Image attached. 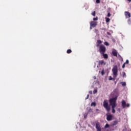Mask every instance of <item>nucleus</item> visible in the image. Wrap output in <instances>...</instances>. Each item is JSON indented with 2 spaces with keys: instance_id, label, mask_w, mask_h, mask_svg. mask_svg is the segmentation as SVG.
I'll return each instance as SVG.
<instances>
[{
  "instance_id": "f03ea898",
  "label": "nucleus",
  "mask_w": 131,
  "mask_h": 131,
  "mask_svg": "<svg viewBox=\"0 0 131 131\" xmlns=\"http://www.w3.org/2000/svg\"><path fill=\"white\" fill-rule=\"evenodd\" d=\"M103 107L106 110L107 112H110V106L108 104V101L107 100H104L103 101Z\"/></svg>"
},
{
  "instance_id": "6e6552de",
  "label": "nucleus",
  "mask_w": 131,
  "mask_h": 131,
  "mask_svg": "<svg viewBox=\"0 0 131 131\" xmlns=\"http://www.w3.org/2000/svg\"><path fill=\"white\" fill-rule=\"evenodd\" d=\"M112 54L114 57H117V51L114 49L112 51Z\"/></svg>"
},
{
  "instance_id": "5701e85b",
  "label": "nucleus",
  "mask_w": 131,
  "mask_h": 131,
  "mask_svg": "<svg viewBox=\"0 0 131 131\" xmlns=\"http://www.w3.org/2000/svg\"><path fill=\"white\" fill-rule=\"evenodd\" d=\"M96 93H98V90L96 89H95L93 91L94 94H96Z\"/></svg>"
},
{
  "instance_id": "20e7f679",
  "label": "nucleus",
  "mask_w": 131,
  "mask_h": 131,
  "mask_svg": "<svg viewBox=\"0 0 131 131\" xmlns=\"http://www.w3.org/2000/svg\"><path fill=\"white\" fill-rule=\"evenodd\" d=\"M90 29H93V28H95L97 25H98V22L95 21H92L90 22Z\"/></svg>"
},
{
  "instance_id": "a19ab883",
  "label": "nucleus",
  "mask_w": 131,
  "mask_h": 131,
  "mask_svg": "<svg viewBox=\"0 0 131 131\" xmlns=\"http://www.w3.org/2000/svg\"><path fill=\"white\" fill-rule=\"evenodd\" d=\"M96 111H99V109H96Z\"/></svg>"
},
{
  "instance_id": "7c9ffc66",
  "label": "nucleus",
  "mask_w": 131,
  "mask_h": 131,
  "mask_svg": "<svg viewBox=\"0 0 131 131\" xmlns=\"http://www.w3.org/2000/svg\"><path fill=\"white\" fill-rule=\"evenodd\" d=\"M104 74H105V73L104 72V70H102V71H101V74L102 75H104Z\"/></svg>"
},
{
  "instance_id": "412c9836",
  "label": "nucleus",
  "mask_w": 131,
  "mask_h": 131,
  "mask_svg": "<svg viewBox=\"0 0 131 131\" xmlns=\"http://www.w3.org/2000/svg\"><path fill=\"white\" fill-rule=\"evenodd\" d=\"M110 125H108V124H106L104 126V128H108V127H110Z\"/></svg>"
},
{
  "instance_id": "2f4dec72",
  "label": "nucleus",
  "mask_w": 131,
  "mask_h": 131,
  "mask_svg": "<svg viewBox=\"0 0 131 131\" xmlns=\"http://www.w3.org/2000/svg\"><path fill=\"white\" fill-rule=\"evenodd\" d=\"M129 106H130V105L129 103H127V104H126V107H127V108H128Z\"/></svg>"
},
{
  "instance_id": "473e14b6",
  "label": "nucleus",
  "mask_w": 131,
  "mask_h": 131,
  "mask_svg": "<svg viewBox=\"0 0 131 131\" xmlns=\"http://www.w3.org/2000/svg\"><path fill=\"white\" fill-rule=\"evenodd\" d=\"M111 16V14L110 13H108L107 17H110Z\"/></svg>"
},
{
  "instance_id": "f704fd0d",
  "label": "nucleus",
  "mask_w": 131,
  "mask_h": 131,
  "mask_svg": "<svg viewBox=\"0 0 131 131\" xmlns=\"http://www.w3.org/2000/svg\"><path fill=\"white\" fill-rule=\"evenodd\" d=\"M89 97H90V95H88L87 97L85 98V99L86 100V99H89Z\"/></svg>"
},
{
  "instance_id": "6ab92c4d",
  "label": "nucleus",
  "mask_w": 131,
  "mask_h": 131,
  "mask_svg": "<svg viewBox=\"0 0 131 131\" xmlns=\"http://www.w3.org/2000/svg\"><path fill=\"white\" fill-rule=\"evenodd\" d=\"M105 19L106 23H108V22H110V18L108 17H105Z\"/></svg>"
},
{
  "instance_id": "9d476101",
  "label": "nucleus",
  "mask_w": 131,
  "mask_h": 131,
  "mask_svg": "<svg viewBox=\"0 0 131 131\" xmlns=\"http://www.w3.org/2000/svg\"><path fill=\"white\" fill-rule=\"evenodd\" d=\"M122 108H124L125 107H126V102L124 100H123L122 101Z\"/></svg>"
},
{
  "instance_id": "72a5a7b5",
  "label": "nucleus",
  "mask_w": 131,
  "mask_h": 131,
  "mask_svg": "<svg viewBox=\"0 0 131 131\" xmlns=\"http://www.w3.org/2000/svg\"><path fill=\"white\" fill-rule=\"evenodd\" d=\"M124 67H125V64H123V65H122V68H124Z\"/></svg>"
},
{
  "instance_id": "dca6fc26",
  "label": "nucleus",
  "mask_w": 131,
  "mask_h": 131,
  "mask_svg": "<svg viewBox=\"0 0 131 131\" xmlns=\"http://www.w3.org/2000/svg\"><path fill=\"white\" fill-rule=\"evenodd\" d=\"M67 54H71L72 51L71 49H68L67 51Z\"/></svg>"
},
{
  "instance_id": "39448f33",
  "label": "nucleus",
  "mask_w": 131,
  "mask_h": 131,
  "mask_svg": "<svg viewBox=\"0 0 131 131\" xmlns=\"http://www.w3.org/2000/svg\"><path fill=\"white\" fill-rule=\"evenodd\" d=\"M117 100V97H116L110 99L109 100L110 105H114V104H116Z\"/></svg>"
},
{
  "instance_id": "cd10ccee",
  "label": "nucleus",
  "mask_w": 131,
  "mask_h": 131,
  "mask_svg": "<svg viewBox=\"0 0 131 131\" xmlns=\"http://www.w3.org/2000/svg\"><path fill=\"white\" fill-rule=\"evenodd\" d=\"M105 46H109V43L108 42H104Z\"/></svg>"
},
{
  "instance_id": "4c0bfd02",
  "label": "nucleus",
  "mask_w": 131,
  "mask_h": 131,
  "mask_svg": "<svg viewBox=\"0 0 131 131\" xmlns=\"http://www.w3.org/2000/svg\"><path fill=\"white\" fill-rule=\"evenodd\" d=\"M89 93H90V94H93V92H92V91L89 92Z\"/></svg>"
},
{
  "instance_id": "a211bd4d",
  "label": "nucleus",
  "mask_w": 131,
  "mask_h": 131,
  "mask_svg": "<svg viewBox=\"0 0 131 131\" xmlns=\"http://www.w3.org/2000/svg\"><path fill=\"white\" fill-rule=\"evenodd\" d=\"M96 105H97V103H96V102H92L91 103L92 106H94V107H96Z\"/></svg>"
},
{
  "instance_id": "a878e982",
  "label": "nucleus",
  "mask_w": 131,
  "mask_h": 131,
  "mask_svg": "<svg viewBox=\"0 0 131 131\" xmlns=\"http://www.w3.org/2000/svg\"><path fill=\"white\" fill-rule=\"evenodd\" d=\"M100 0H96V4H100Z\"/></svg>"
},
{
  "instance_id": "79ce46f5",
  "label": "nucleus",
  "mask_w": 131,
  "mask_h": 131,
  "mask_svg": "<svg viewBox=\"0 0 131 131\" xmlns=\"http://www.w3.org/2000/svg\"><path fill=\"white\" fill-rule=\"evenodd\" d=\"M118 110H119V111H120V108H118Z\"/></svg>"
},
{
  "instance_id": "9b49d317",
  "label": "nucleus",
  "mask_w": 131,
  "mask_h": 131,
  "mask_svg": "<svg viewBox=\"0 0 131 131\" xmlns=\"http://www.w3.org/2000/svg\"><path fill=\"white\" fill-rule=\"evenodd\" d=\"M102 43V41L101 40H97V43L96 45V47H100V45Z\"/></svg>"
},
{
  "instance_id": "c756f323",
  "label": "nucleus",
  "mask_w": 131,
  "mask_h": 131,
  "mask_svg": "<svg viewBox=\"0 0 131 131\" xmlns=\"http://www.w3.org/2000/svg\"><path fill=\"white\" fill-rule=\"evenodd\" d=\"M88 117V114H84V118H86Z\"/></svg>"
},
{
  "instance_id": "b1692460",
  "label": "nucleus",
  "mask_w": 131,
  "mask_h": 131,
  "mask_svg": "<svg viewBox=\"0 0 131 131\" xmlns=\"http://www.w3.org/2000/svg\"><path fill=\"white\" fill-rule=\"evenodd\" d=\"M108 80H113V78H112L111 76H110L108 77Z\"/></svg>"
},
{
  "instance_id": "1a4fd4ad",
  "label": "nucleus",
  "mask_w": 131,
  "mask_h": 131,
  "mask_svg": "<svg viewBox=\"0 0 131 131\" xmlns=\"http://www.w3.org/2000/svg\"><path fill=\"white\" fill-rule=\"evenodd\" d=\"M125 16L126 18H130V17H131L130 13H129L127 11H125Z\"/></svg>"
},
{
  "instance_id": "f3484780",
  "label": "nucleus",
  "mask_w": 131,
  "mask_h": 131,
  "mask_svg": "<svg viewBox=\"0 0 131 131\" xmlns=\"http://www.w3.org/2000/svg\"><path fill=\"white\" fill-rule=\"evenodd\" d=\"M122 77H123V78L126 77V74H125V72H122Z\"/></svg>"
},
{
  "instance_id": "c85d7f7f",
  "label": "nucleus",
  "mask_w": 131,
  "mask_h": 131,
  "mask_svg": "<svg viewBox=\"0 0 131 131\" xmlns=\"http://www.w3.org/2000/svg\"><path fill=\"white\" fill-rule=\"evenodd\" d=\"M128 63H129V61H128V60H126V62H124V64H128Z\"/></svg>"
},
{
  "instance_id": "bb28decb",
  "label": "nucleus",
  "mask_w": 131,
  "mask_h": 131,
  "mask_svg": "<svg viewBox=\"0 0 131 131\" xmlns=\"http://www.w3.org/2000/svg\"><path fill=\"white\" fill-rule=\"evenodd\" d=\"M97 20H98V17L93 18V21H97Z\"/></svg>"
},
{
  "instance_id": "4be33fe9",
  "label": "nucleus",
  "mask_w": 131,
  "mask_h": 131,
  "mask_svg": "<svg viewBox=\"0 0 131 131\" xmlns=\"http://www.w3.org/2000/svg\"><path fill=\"white\" fill-rule=\"evenodd\" d=\"M92 15L93 16H96V11L92 12Z\"/></svg>"
},
{
  "instance_id": "aec40b11",
  "label": "nucleus",
  "mask_w": 131,
  "mask_h": 131,
  "mask_svg": "<svg viewBox=\"0 0 131 131\" xmlns=\"http://www.w3.org/2000/svg\"><path fill=\"white\" fill-rule=\"evenodd\" d=\"M121 84L122 86H125V85H126V83L125 82H122Z\"/></svg>"
},
{
  "instance_id": "ddd939ff",
  "label": "nucleus",
  "mask_w": 131,
  "mask_h": 131,
  "mask_svg": "<svg viewBox=\"0 0 131 131\" xmlns=\"http://www.w3.org/2000/svg\"><path fill=\"white\" fill-rule=\"evenodd\" d=\"M99 63L100 65H106V62H104V60H100Z\"/></svg>"
},
{
  "instance_id": "7ed1b4c3",
  "label": "nucleus",
  "mask_w": 131,
  "mask_h": 131,
  "mask_svg": "<svg viewBox=\"0 0 131 131\" xmlns=\"http://www.w3.org/2000/svg\"><path fill=\"white\" fill-rule=\"evenodd\" d=\"M99 52L101 54H105V53L106 52V47H105V46L103 45H100Z\"/></svg>"
},
{
  "instance_id": "c9c22d12",
  "label": "nucleus",
  "mask_w": 131,
  "mask_h": 131,
  "mask_svg": "<svg viewBox=\"0 0 131 131\" xmlns=\"http://www.w3.org/2000/svg\"><path fill=\"white\" fill-rule=\"evenodd\" d=\"M92 110L91 108L89 109V112H92Z\"/></svg>"
},
{
  "instance_id": "2eb2a0df",
  "label": "nucleus",
  "mask_w": 131,
  "mask_h": 131,
  "mask_svg": "<svg viewBox=\"0 0 131 131\" xmlns=\"http://www.w3.org/2000/svg\"><path fill=\"white\" fill-rule=\"evenodd\" d=\"M112 106V109H115V107H116V104H111Z\"/></svg>"
},
{
  "instance_id": "0eeeda50",
  "label": "nucleus",
  "mask_w": 131,
  "mask_h": 131,
  "mask_svg": "<svg viewBox=\"0 0 131 131\" xmlns=\"http://www.w3.org/2000/svg\"><path fill=\"white\" fill-rule=\"evenodd\" d=\"M106 120H107V121H111V120H112V118L113 117V116H112V115H111V114H106Z\"/></svg>"
},
{
  "instance_id": "ea45409f",
  "label": "nucleus",
  "mask_w": 131,
  "mask_h": 131,
  "mask_svg": "<svg viewBox=\"0 0 131 131\" xmlns=\"http://www.w3.org/2000/svg\"><path fill=\"white\" fill-rule=\"evenodd\" d=\"M97 78L96 77V76L94 77V79H96Z\"/></svg>"
},
{
  "instance_id": "f8f14e48",
  "label": "nucleus",
  "mask_w": 131,
  "mask_h": 131,
  "mask_svg": "<svg viewBox=\"0 0 131 131\" xmlns=\"http://www.w3.org/2000/svg\"><path fill=\"white\" fill-rule=\"evenodd\" d=\"M101 55H103V57L104 59H108V54L103 53L101 54Z\"/></svg>"
},
{
  "instance_id": "e433bc0d",
  "label": "nucleus",
  "mask_w": 131,
  "mask_h": 131,
  "mask_svg": "<svg viewBox=\"0 0 131 131\" xmlns=\"http://www.w3.org/2000/svg\"><path fill=\"white\" fill-rule=\"evenodd\" d=\"M128 22H130V18L128 20Z\"/></svg>"
},
{
  "instance_id": "423d86ee",
  "label": "nucleus",
  "mask_w": 131,
  "mask_h": 131,
  "mask_svg": "<svg viewBox=\"0 0 131 131\" xmlns=\"http://www.w3.org/2000/svg\"><path fill=\"white\" fill-rule=\"evenodd\" d=\"M95 127L97 131H102V128H101V123L100 122H97L96 123Z\"/></svg>"
},
{
  "instance_id": "393cba45",
  "label": "nucleus",
  "mask_w": 131,
  "mask_h": 131,
  "mask_svg": "<svg viewBox=\"0 0 131 131\" xmlns=\"http://www.w3.org/2000/svg\"><path fill=\"white\" fill-rule=\"evenodd\" d=\"M112 113H115L116 111H115V108H112Z\"/></svg>"
},
{
  "instance_id": "58836bf2",
  "label": "nucleus",
  "mask_w": 131,
  "mask_h": 131,
  "mask_svg": "<svg viewBox=\"0 0 131 131\" xmlns=\"http://www.w3.org/2000/svg\"><path fill=\"white\" fill-rule=\"evenodd\" d=\"M127 1H128V2H129V3H130L131 2V0H127Z\"/></svg>"
},
{
  "instance_id": "f257e3e1",
  "label": "nucleus",
  "mask_w": 131,
  "mask_h": 131,
  "mask_svg": "<svg viewBox=\"0 0 131 131\" xmlns=\"http://www.w3.org/2000/svg\"><path fill=\"white\" fill-rule=\"evenodd\" d=\"M112 72L113 73L114 77L116 78L117 77L118 72V68L117 65L115 66L112 69Z\"/></svg>"
},
{
  "instance_id": "4468645a",
  "label": "nucleus",
  "mask_w": 131,
  "mask_h": 131,
  "mask_svg": "<svg viewBox=\"0 0 131 131\" xmlns=\"http://www.w3.org/2000/svg\"><path fill=\"white\" fill-rule=\"evenodd\" d=\"M117 124H118V121H114L113 123V125H117Z\"/></svg>"
}]
</instances>
